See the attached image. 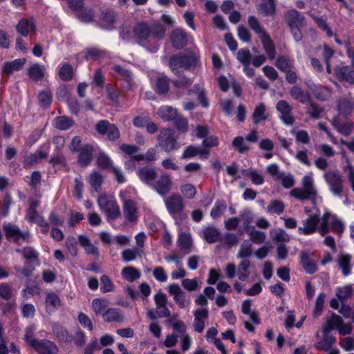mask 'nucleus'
<instances>
[{
  "label": "nucleus",
  "mask_w": 354,
  "mask_h": 354,
  "mask_svg": "<svg viewBox=\"0 0 354 354\" xmlns=\"http://www.w3.org/2000/svg\"><path fill=\"white\" fill-rule=\"evenodd\" d=\"M133 36L141 43L150 38L154 40L163 39L166 30L160 23L149 25L146 21L137 23L132 28Z\"/></svg>",
  "instance_id": "f257e3e1"
},
{
  "label": "nucleus",
  "mask_w": 354,
  "mask_h": 354,
  "mask_svg": "<svg viewBox=\"0 0 354 354\" xmlns=\"http://www.w3.org/2000/svg\"><path fill=\"white\" fill-rule=\"evenodd\" d=\"M301 184L300 187L292 189L290 195L299 201L315 200L317 196V191L313 177L304 176Z\"/></svg>",
  "instance_id": "f03ea898"
},
{
  "label": "nucleus",
  "mask_w": 354,
  "mask_h": 354,
  "mask_svg": "<svg viewBox=\"0 0 354 354\" xmlns=\"http://www.w3.org/2000/svg\"><path fill=\"white\" fill-rule=\"evenodd\" d=\"M199 59L198 53H187L186 54H177L172 56L169 60V68L175 73H178L179 68L188 69L196 66Z\"/></svg>",
  "instance_id": "7ed1b4c3"
},
{
  "label": "nucleus",
  "mask_w": 354,
  "mask_h": 354,
  "mask_svg": "<svg viewBox=\"0 0 354 354\" xmlns=\"http://www.w3.org/2000/svg\"><path fill=\"white\" fill-rule=\"evenodd\" d=\"M97 202L108 221H114L121 216L120 207L114 197L102 194L98 197Z\"/></svg>",
  "instance_id": "20e7f679"
},
{
  "label": "nucleus",
  "mask_w": 354,
  "mask_h": 354,
  "mask_svg": "<svg viewBox=\"0 0 354 354\" xmlns=\"http://www.w3.org/2000/svg\"><path fill=\"white\" fill-rule=\"evenodd\" d=\"M158 145L166 152H171L179 148L174 131L170 128L160 129L157 136Z\"/></svg>",
  "instance_id": "39448f33"
},
{
  "label": "nucleus",
  "mask_w": 354,
  "mask_h": 354,
  "mask_svg": "<svg viewBox=\"0 0 354 354\" xmlns=\"http://www.w3.org/2000/svg\"><path fill=\"white\" fill-rule=\"evenodd\" d=\"M324 178L329 186L330 191L335 196H340L343 192V180L339 173L330 170L324 174Z\"/></svg>",
  "instance_id": "423d86ee"
},
{
  "label": "nucleus",
  "mask_w": 354,
  "mask_h": 354,
  "mask_svg": "<svg viewBox=\"0 0 354 354\" xmlns=\"http://www.w3.org/2000/svg\"><path fill=\"white\" fill-rule=\"evenodd\" d=\"M122 212L124 218L129 223H136L139 216V210L136 201L122 198Z\"/></svg>",
  "instance_id": "0eeeda50"
},
{
  "label": "nucleus",
  "mask_w": 354,
  "mask_h": 354,
  "mask_svg": "<svg viewBox=\"0 0 354 354\" xmlns=\"http://www.w3.org/2000/svg\"><path fill=\"white\" fill-rule=\"evenodd\" d=\"M277 110L280 113V119L287 125H292L295 122L291 105L284 100H279L276 105Z\"/></svg>",
  "instance_id": "6e6552de"
},
{
  "label": "nucleus",
  "mask_w": 354,
  "mask_h": 354,
  "mask_svg": "<svg viewBox=\"0 0 354 354\" xmlns=\"http://www.w3.org/2000/svg\"><path fill=\"white\" fill-rule=\"evenodd\" d=\"M3 230L8 239H12L15 241H28L30 237L28 232H21L19 228L15 225L6 224L3 225Z\"/></svg>",
  "instance_id": "1a4fd4ad"
},
{
  "label": "nucleus",
  "mask_w": 354,
  "mask_h": 354,
  "mask_svg": "<svg viewBox=\"0 0 354 354\" xmlns=\"http://www.w3.org/2000/svg\"><path fill=\"white\" fill-rule=\"evenodd\" d=\"M319 217L317 215H311L304 220L303 226L298 228V233L303 235H309L317 231Z\"/></svg>",
  "instance_id": "9d476101"
},
{
  "label": "nucleus",
  "mask_w": 354,
  "mask_h": 354,
  "mask_svg": "<svg viewBox=\"0 0 354 354\" xmlns=\"http://www.w3.org/2000/svg\"><path fill=\"white\" fill-rule=\"evenodd\" d=\"M194 322L193 327L196 332L201 333L205 327V322L209 316L208 309L206 308H198L194 311Z\"/></svg>",
  "instance_id": "9b49d317"
},
{
  "label": "nucleus",
  "mask_w": 354,
  "mask_h": 354,
  "mask_svg": "<svg viewBox=\"0 0 354 354\" xmlns=\"http://www.w3.org/2000/svg\"><path fill=\"white\" fill-rule=\"evenodd\" d=\"M165 203L168 212L172 215L180 213L184 207L183 198L176 194H174L167 198Z\"/></svg>",
  "instance_id": "f8f14e48"
},
{
  "label": "nucleus",
  "mask_w": 354,
  "mask_h": 354,
  "mask_svg": "<svg viewBox=\"0 0 354 354\" xmlns=\"http://www.w3.org/2000/svg\"><path fill=\"white\" fill-rule=\"evenodd\" d=\"M172 181L170 176L166 174H162L155 183H153V188L162 196L169 192L171 189Z\"/></svg>",
  "instance_id": "ddd939ff"
},
{
  "label": "nucleus",
  "mask_w": 354,
  "mask_h": 354,
  "mask_svg": "<svg viewBox=\"0 0 354 354\" xmlns=\"http://www.w3.org/2000/svg\"><path fill=\"white\" fill-rule=\"evenodd\" d=\"M40 204L39 201L30 199L29 201V207L26 211V219L31 223L38 224L44 218L37 210Z\"/></svg>",
  "instance_id": "4468645a"
},
{
  "label": "nucleus",
  "mask_w": 354,
  "mask_h": 354,
  "mask_svg": "<svg viewBox=\"0 0 354 354\" xmlns=\"http://www.w3.org/2000/svg\"><path fill=\"white\" fill-rule=\"evenodd\" d=\"M52 332L53 335L60 342L70 344L73 341V335L65 327L57 323L52 324Z\"/></svg>",
  "instance_id": "2eb2a0df"
},
{
  "label": "nucleus",
  "mask_w": 354,
  "mask_h": 354,
  "mask_svg": "<svg viewBox=\"0 0 354 354\" xmlns=\"http://www.w3.org/2000/svg\"><path fill=\"white\" fill-rule=\"evenodd\" d=\"M38 354H58V346L52 341L41 339L34 348Z\"/></svg>",
  "instance_id": "dca6fc26"
},
{
  "label": "nucleus",
  "mask_w": 354,
  "mask_h": 354,
  "mask_svg": "<svg viewBox=\"0 0 354 354\" xmlns=\"http://www.w3.org/2000/svg\"><path fill=\"white\" fill-rule=\"evenodd\" d=\"M171 42L174 48L180 49L187 43V35L185 30L176 28L171 33Z\"/></svg>",
  "instance_id": "f3484780"
},
{
  "label": "nucleus",
  "mask_w": 354,
  "mask_h": 354,
  "mask_svg": "<svg viewBox=\"0 0 354 354\" xmlns=\"http://www.w3.org/2000/svg\"><path fill=\"white\" fill-rule=\"evenodd\" d=\"M292 99L298 101L302 104H308L310 102V94L308 91H304L299 86H292L289 91Z\"/></svg>",
  "instance_id": "a211bd4d"
},
{
  "label": "nucleus",
  "mask_w": 354,
  "mask_h": 354,
  "mask_svg": "<svg viewBox=\"0 0 354 354\" xmlns=\"http://www.w3.org/2000/svg\"><path fill=\"white\" fill-rule=\"evenodd\" d=\"M285 20L289 27L304 26V17L295 9L288 10L285 15Z\"/></svg>",
  "instance_id": "6ab92c4d"
},
{
  "label": "nucleus",
  "mask_w": 354,
  "mask_h": 354,
  "mask_svg": "<svg viewBox=\"0 0 354 354\" xmlns=\"http://www.w3.org/2000/svg\"><path fill=\"white\" fill-rule=\"evenodd\" d=\"M169 293L173 296L174 301L179 308H184L186 306L185 293L180 287L176 283L169 284L167 287Z\"/></svg>",
  "instance_id": "aec40b11"
},
{
  "label": "nucleus",
  "mask_w": 354,
  "mask_h": 354,
  "mask_svg": "<svg viewBox=\"0 0 354 354\" xmlns=\"http://www.w3.org/2000/svg\"><path fill=\"white\" fill-rule=\"evenodd\" d=\"M337 78L340 81H346L354 84V70L347 66H338L334 69Z\"/></svg>",
  "instance_id": "412c9836"
},
{
  "label": "nucleus",
  "mask_w": 354,
  "mask_h": 354,
  "mask_svg": "<svg viewBox=\"0 0 354 354\" xmlns=\"http://www.w3.org/2000/svg\"><path fill=\"white\" fill-rule=\"evenodd\" d=\"M154 300L156 308L158 310L159 317H168L170 315V311L167 307V299L165 294L159 292L154 296Z\"/></svg>",
  "instance_id": "4be33fe9"
},
{
  "label": "nucleus",
  "mask_w": 354,
  "mask_h": 354,
  "mask_svg": "<svg viewBox=\"0 0 354 354\" xmlns=\"http://www.w3.org/2000/svg\"><path fill=\"white\" fill-rule=\"evenodd\" d=\"M26 62V59L25 58H19L11 62H6L2 68V73L3 75H11L14 71L21 70Z\"/></svg>",
  "instance_id": "5701e85b"
},
{
  "label": "nucleus",
  "mask_w": 354,
  "mask_h": 354,
  "mask_svg": "<svg viewBox=\"0 0 354 354\" xmlns=\"http://www.w3.org/2000/svg\"><path fill=\"white\" fill-rule=\"evenodd\" d=\"M45 304L47 313L51 315L61 306V299L56 293L53 292H47Z\"/></svg>",
  "instance_id": "b1692460"
},
{
  "label": "nucleus",
  "mask_w": 354,
  "mask_h": 354,
  "mask_svg": "<svg viewBox=\"0 0 354 354\" xmlns=\"http://www.w3.org/2000/svg\"><path fill=\"white\" fill-rule=\"evenodd\" d=\"M137 174L142 182L151 186L157 176L155 169L148 167L139 169L137 171Z\"/></svg>",
  "instance_id": "393cba45"
},
{
  "label": "nucleus",
  "mask_w": 354,
  "mask_h": 354,
  "mask_svg": "<svg viewBox=\"0 0 354 354\" xmlns=\"http://www.w3.org/2000/svg\"><path fill=\"white\" fill-rule=\"evenodd\" d=\"M333 125L338 132L345 136L351 134L354 128V124L352 121L343 122L339 117L333 119Z\"/></svg>",
  "instance_id": "a878e982"
},
{
  "label": "nucleus",
  "mask_w": 354,
  "mask_h": 354,
  "mask_svg": "<svg viewBox=\"0 0 354 354\" xmlns=\"http://www.w3.org/2000/svg\"><path fill=\"white\" fill-rule=\"evenodd\" d=\"M178 243L180 250L184 254H189L192 251L193 242L189 234L185 232H180L178 238Z\"/></svg>",
  "instance_id": "bb28decb"
},
{
  "label": "nucleus",
  "mask_w": 354,
  "mask_h": 354,
  "mask_svg": "<svg viewBox=\"0 0 354 354\" xmlns=\"http://www.w3.org/2000/svg\"><path fill=\"white\" fill-rule=\"evenodd\" d=\"M17 32L22 36H27L30 32H35L36 27L32 19H21L17 25Z\"/></svg>",
  "instance_id": "cd10ccee"
},
{
  "label": "nucleus",
  "mask_w": 354,
  "mask_h": 354,
  "mask_svg": "<svg viewBox=\"0 0 354 354\" xmlns=\"http://www.w3.org/2000/svg\"><path fill=\"white\" fill-rule=\"evenodd\" d=\"M103 319L106 322H122L124 320V316L120 309L111 308L103 313Z\"/></svg>",
  "instance_id": "c85d7f7f"
},
{
  "label": "nucleus",
  "mask_w": 354,
  "mask_h": 354,
  "mask_svg": "<svg viewBox=\"0 0 354 354\" xmlns=\"http://www.w3.org/2000/svg\"><path fill=\"white\" fill-rule=\"evenodd\" d=\"M257 11L264 16H272L275 13V4L274 0H261L257 6Z\"/></svg>",
  "instance_id": "c756f323"
},
{
  "label": "nucleus",
  "mask_w": 354,
  "mask_h": 354,
  "mask_svg": "<svg viewBox=\"0 0 354 354\" xmlns=\"http://www.w3.org/2000/svg\"><path fill=\"white\" fill-rule=\"evenodd\" d=\"M84 58L88 61H97L106 55V51L96 47L87 48L84 50Z\"/></svg>",
  "instance_id": "7c9ffc66"
},
{
  "label": "nucleus",
  "mask_w": 354,
  "mask_h": 354,
  "mask_svg": "<svg viewBox=\"0 0 354 354\" xmlns=\"http://www.w3.org/2000/svg\"><path fill=\"white\" fill-rule=\"evenodd\" d=\"M259 39L263 44V49L266 53L267 54L268 58L270 59H274L276 56V50L274 45L268 34L267 33L261 36V37H259Z\"/></svg>",
  "instance_id": "2f4dec72"
},
{
  "label": "nucleus",
  "mask_w": 354,
  "mask_h": 354,
  "mask_svg": "<svg viewBox=\"0 0 354 354\" xmlns=\"http://www.w3.org/2000/svg\"><path fill=\"white\" fill-rule=\"evenodd\" d=\"M79 243L81 246L84 249L87 254L93 255L95 257L99 256L98 248L95 247L90 241V239L84 236L80 235L78 236Z\"/></svg>",
  "instance_id": "473e14b6"
},
{
  "label": "nucleus",
  "mask_w": 354,
  "mask_h": 354,
  "mask_svg": "<svg viewBox=\"0 0 354 354\" xmlns=\"http://www.w3.org/2000/svg\"><path fill=\"white\" fill-rule=\"evenodd\" d=\"M157 114L164 121H171L176 118L177 111L170 106H162L158 109Z\"/></svg>",
  "instance_id": "72a5a7b5"
},
{
  "label": "nucleus",
  "mask_w": 354,
  "mask_h": 354,
  "mask_svg": "<svg viewBox=\"0 0 354 354\" xmlns=\"http://www.w3.org/2000/svg\"><path fill=\"white\" fill-rule=\"evenodd\" d=\"M301 263L305 271L308 274H313L317 270V266L315 262L311 259L310 254L306 252H302L301 253Z\"/></svg>",
  "instance_id": "f704fd0d"
},
{
  "label": "nucleus",
  "mask_w": 354,
  "mask_h": 354,
  "mask_svg": "<svg viewBox=\"0 0 354 354\" xmlns=\"http://www.w3.org/2000/svg\"><path fill=\"white\" fill-rule=\"evenodd\" d=\"M220 236V232L214 227H207L202 231V237L209 243L216 242Z\"/></svg>",
  "instance_id": "c9c22d12"
},
{
  "label": "nucleus",
  "mask_w": 354,
  "mask_h": 354,
  "mask_svg": "<svg viewBox=\"0 0 354 354\" xmlns=\"http://www.w3.org/2000/svg\"><path fill=\"white\" fill-rule=\"evenodd\" d=\"M250 262L248 259H242L238 266L237 274L239 280L244 281L248 279L250 274Z\"/></svg>",
  "instance_id": "e433bc0d"
},
{
  "label": "nucleus",
  "mask_w": 354,
  "mask_h": 354,
  "mask_svg": "<svg viewBox=\"0 0 354 354\" xmlns=\"http://www.w3.org/2000/svg\"><path fill=\"white\" fill-rule=\"evenodd\" d=\"M35 330L36 328L34 325L28 326L24 330V340L32 348H34L40 341L35 337Z\"/></svg>",
  "instance_id": "4c0bfd02"
},
{
  "label": "nucleus",
  "mask_w": 354,
  "mask_h": 354,
  "mask_svg": "<svg viewBox=\"0 0 354 354\" xmlns=\"http://www.w3.org/2000/svg\"><path fill=\"white\" fill-rule=\"evenodd\" d=\"M351 256L348 254H339L338 256V265L344 276H347L351 273Z\"/></svg>",
  "instance_id": "58836bf2"
},
{
  "label": "nucleus",
  "mask_w": 354,
  "mask_h": 354,
  "mask_svg": "<svg viewBox=\"0 0 354 354\" xmlns=\"http://www.w3.org/2000/svg\"><path fill=\"white\" fill-rule=\"evenodd\" d=\"M250 236V240L254 243L261 244L263 243L266 239V235L264 232H261L255 229L252 226L247 232Z\"/></svg>",
  "instance_id": "ea45409f"
},
{
  "label": "nucleus",
  "mask_w": 354,
  "mask_h": 354,
  "mask_svg": "<svg viewBox=\"0 0 354 354\" xmlns=\"http://www.w3.org/2000/svg\"><path fill=\"white\" fill-rule=\"evenodd\" d=\"M121 274L122 277L129 282H133L140 277V271L132 266L124 268Z\"/></svg>",
  "instance_id": "a19ab883"
},
{
  "label": "nucleus",
  "mask_w": 354,
  "mask_h": 354,
  "mask_svg": "<svg viewBox=\"0 0 354 354\" xmlns=\"http://www.w3.org/2000/svg\"><path fill=\"white\" fill-rule=\"evenodd\" d=\"M109 305V301L105 298H96L92 301V308L97 315H102L106 312V308Z\"/></svg>",
  "instance_id": "79ce46f5"
},
{
  "label": "nucleus",
  "mask_w": 354,
  "mask_h": 354,
  "mask_svg": "<svg viewBox=\"0 0 354 354\" xmlns=\"http://www.w3.org/2000/svg\"><path fill=\"white\" fill-rule=\"evenodd\" d=\"M79 162L84 165H88L91 161L93 148L91 145H85L80 151Z\"/></svg>",
  "instance_id": "37998d69"
},
{
  "label": "nucleus",
  "mask_w": 354,
  "mask_h": 354,
  "mask_svg": "<svg viewBox=\"0 0 354 354\" xmlns=\"http://www.w3.org/2000/svg\"><path fill=\"white\" fill-rule=\"evenodd\" d=\"M332 216H333V215H331L329 213H326L321 218H319V225L318 226L317 231L322 236H324L329 232L330 228L328 225L330 223Z\"/></svg>",
  "instance_id": "c03bdc74"
},
{
  "label": "nucleus",
  "mask_w": 354,
  "mask_h": 354,
  "mask_svg": "<svg viewBox=\"0 0 354 354\" xmlns=\"http://www.w3.org/2000/svg\"><path fill=\"white\" fill-rule=\"evenodd\" d=\"M270 235L272 239L276 242H288L290 239L289 235L281 228L270 230Z\"/></svg>",
  "instance_id": "a18cd8bd"
},
{
  "label": "nucleus",
  "mask_w": 354,
  "mask_h": 354,
  "mask_svg": "<svg viewBox=\"0 0 354 354\" xmlns=\"http://www.w3.org/2000/svg\"><path fill=\"white\" fill-rule=\"evenodd\" d=\"M28 74L32 80L39 81L44 77V69L38 64H35L28 68Z\"/></svg>",
  "instance_id": "49530a36"
},
{
  "label": "nucleus",
  "mask_w": 354,
  "mask_h": 354,
  "mask_svg": "<svg viewBox=\"0 0 354 354\" xmlns=\"http://www.w3.org/2000/svg\"><path fill=\"white\" fill-rule=\"evenodd\" d=\"M252 254V245L248 240H245L241 243L237 257L240 259H247L251 257Z\"/></svg>",
  "instance_id": "de8ad7c7"
},
{
  "label": "nucleus",
  "mask_w": 354,
  "mask_h": 354,
  "mask_svg": "<svg viewBox=\"0 0 354 354\" xmlns=\"http://www.w3.org/2000/svg\"><path fill=\"white\" fill-rule=\"evenodd\" d=\"M97 166L101 169H111L113 167L111 158L104 153L99 154L97 158Z\"/></svg>",
  "instance_id": "09e8293b"
},
{
  "label": "nucleus",
  "mask_w": 354,
  "mask_h": 354,
  "mask_svg": "<svg viewBox=\"0 0 354 354\" xmlns=\"http://www.w3.org/2000/svg\"><path fill=\"white\" fill-rule=\"evenodd\" d=\"M227 208V205L224 201H216L214 205L210 211V216L212 218L216 219L219 218Z\"/></svg>",
  "instance_id": "8fccbe9b"
},
{
  "label": "nucleus",
  "mask_w": 354,
  "mask_h": 354,
  "mask_svg": "<svg viewBox=\"0 0 354 354\" xmlns=\"http://www.w3.org/2000/svg\"><path fill=\"white\" fill-rule=\"evenodd\" d=\"M248 23L250 28L258 35L259 38L267 34V32L261 26L259 20L254 16H250Z\"/></svg>",
  "instance_id": "3c124183"
},
{
  "label": "nucleus",
  "mask_w": 354,
  "mask_h": 354,
  "mask_svg": "<svg viewBox=\"0 0 354 354\" xmlns=\"http://www.w3.org/2000/svg\"><path fill=\"white\" fill-rule=\"evenodd\" d=\"M342 322V319L339 316L333 315L331 318L327 322L326 326L324 328L323 333L324 334H327L335 328L338 329Z\"/></svg>",
  "instance_id": "603ef678"
},
{
  "label": "nucleus",
  "mask_w": 354,
  "mask_h": 354,
  "mask_svg": "<svg viewBox=\"0 0 354 354\" xmlns=\"http://www.w3.org/2000/svg\"><path fill=\"white\" fill-rule=\"evenodd\" d=\"M243 174L250 178L251 181L254 185H262L264 182L263 176L252 169L243 170Z\"/></svg>",
  "instance_id": "864d4df0"
},
{
  "label": "nucleus",
  "mask_w": 354,
  "mask_h": 354,
  "mask_svg": "<svg viewBox=\"0 0 354 354\" xmlns=\"http://www.w3.org/2000/svg\"><path fill=\"white\" fill-rule=\"evenodd\" d=\"M252 117L255 124H258L267 119V116L266 115V107L263 103L258 104L255 107Z\"/></svg>",
  "instance_id": "5fc2aeb1"
},
{
  "label": "nucleus",
  "mask_w": 354,
  "mask_h": 354,
  "mask_svg": "<svg viewBox=\"0 0 354 354\" xmlns=\"http://www.w3.org/2000/svg\"><path fill=\"white\" fill-rule=\"evenodd\" d=\"M142 252V250L139 249H125L122 252L121 256L124 261L129 262L140 256Z\"/></svg>",
  "instance_id": "6e6d98bb"
},
{
  "label": "nucleus",
  "mask_w": 354,
  "mask_h": 354,
  "mask_svg": "<svg viewBox=\"0 0 354 354\" xmlns=\"http://www.w3.org/2000/svg\"><path fill=\"white\" fill-rule=\"evenodd\" d=\"M275 65L278 69L285 72L292 68V62L288 57L281 55L277 59Z\"/></svg>",
  "instance_id": "4d7b16f0"
},
{
  "label": "nucleus",
  "mask_w": 354,
  "mask_h": 354,
  "mask_svg": "<svg viewBox=\"0 0 354 354\" xmlns=\"http://www.w3.org/2000/svg\"><path fill=\"white\" fill-rule=\"evenodd\" d=\"M241 221L243 222L244 230L247 232L248 230L252 227L250 223L252 222L254 215L251 210L244 209L240 214Z\"/></svg>",
  "instance_id": "13d9d810"
},
{
  "label": "nucleus",
  "mask_w": 354,
  "mask_h": 354,
  "mask_svg": "<svg viewBox=\"0 0 354 354\" xmlns=\"http://www.w3.org/2000/svg\"><path fill=\"white\" fill-rule=\"evenodd\" d=\"M158 156L157 150L155 148H150L147 150L145 155L138 154L133 156V160H142L145 159L147 161H154L156 160Z\"/></svg>",
  "instance_id": "bf43d9fd"
},
{
  "label": "nucleus",
  "mask_w": 354,
  "mask_h": 354,
  "mask_svg": "<svg viewBox=\"0 0 354 354\" xmlns=\"http://www.w3.org/2000/svg\"><path fill=\"white\" fill-rule=\"evenodd\" d=\"M73 121L67 117H58L55 120V127L61 130H66L71 127Z\"/></svg>",
  "instance_id": "052dcab7"
},
{
  "label": "nucleus",
  "mask_w": 354,
  "mask_h": 354,
  "mask_svg": "<svg viewBox=\"0 0 354 354\" xmlns=\"http://www.w3.org/2000/svg\"><path fill=\"white\" fill-rule=\"evenodd\" d=\"M284 207L285 205L281 201L274 200L268 205L267 211L271 214H280L283 212Z\"/></svg>",
  "instance_id": "680f3d73"
},
{
  "label": "nucleus",
  "mask_w": 354,
  "mask_h": 354,
  "mask_svg": "<svg viewBox=\"0 0 354 354\" xmlns=\"http://www.w3.org/2000/svg\"><path fill=\"white\" fill-rule=\"evenodd\" d=\"M101 287L100 290L103 293L111 292L114 290V285L111 281L109 277L106 274L101 276L100 277Z\"/></svg>",
  "instance_id": "e2e57ef3"
},
{
  "label": "nucleus",
  "mask_w": 354,
  "mask_h": 354,
  "mask_svg": "<svg viewBox=\"0 0 354 354\" xmlns=\"http://www.w3.org/2000/svg\"><path fill=\"white\" fill-rule=\"evenodd\" d=\"M169 80L166 77H159L156 83V91L160 94H164L169 91Z\"/></svg>",
  "instance_id": "0e129e2a"
},
{
  "label": "nucleus",
  "mask_w": 354,
  "mask_h": 354,
  "mask_svg": "<svg viewBox=\"0 0 354 354\" xmlns=\"http://www.w3.org/2000/svg\"><path fill=\"white\" fill-rule=\"evenodd\" d=\"M353 292L351 285H346L336 290V295L339 300H344L350 297Z\"/></svg>",
  "instance_id": "69168bd1"
},
{
  "label": "nucleus",
  "mask_w": 354,
  "mask_h": 354,
  "mask_svg": "<svg viewBox=\"0 0 354 354\" xmlns=\"http://www.w3.org/2000/svg\"><path fill=\"white\" fill-rule=\"evenodd\" d=\"M338 109L340 113L348 115L351 113L353 109V104L346 99L340 100L338 102Z\"/></svg>",
  "instance_id": "338daca9"
},
{
  "label": "nucleus",
  "mask_w": 354,
  "mask_h": 354,
  "mask_svg": "<svg viewBox=\"0 0 354 354\" xmlns=\"http://www.w3.org/2000/svg\"><path fill=\"white\" fill-rule=\"evenodd\" d=\"M73 67L69 64H64L59 69V76L62 80L68 81L73 77Z\"/></svg>",
  "instance_id": "774afa93"
}]
</instances>
